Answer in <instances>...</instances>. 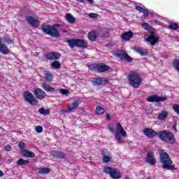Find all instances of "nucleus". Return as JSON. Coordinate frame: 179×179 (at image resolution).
I'll return each instance as SVG.
<instances>
[{"instance_id":"obj_1","label":"nucleus","mask_w":179,"mask_h":179,"mask_svg":"<svg viewBox=\"0 0 179 179\" xmlns=\"http://www.w3.org/2000/svg\"><path fill=\"white\" fill-rule=\"evenodd\" d=\"M160 163L162 164V168L166 170H176V166L173 165V161L170 158V155L164 151L160 152Z\"/></svg>"},{"instance_id":"obj_2","label":"nucleus","mask_w":179,"mask_h":179,"mask_svg":"<svg viewBox=\"0 0 179 179\" xmlns=\"http://www.w3.org/2000/svg\"><path fill=\"white\" fill-rule=\"evenodd\" d=\"M157 136H159V138L162 139L163 142H166V143H170L173 145V143H176V138L174 137V134L173 132L169 130L158 131Z\"/></svg>"},{"instance_id":"obj_3","label":"nucleus","mask_w":179,"mask_h":179,"mask_svg":"<svg viewBox=\"0 0 179 179\" xmlns=\"http://www.w3.org/2000/svg\"><path fill=\"white\" fill-rule=\"evenodd\" d=\"M128 80L130 86H132L134 89H138L142 84V78H141L139 73L135 71H133L128 75Z\"/></svg>"},{"instance_id":"obj_4","label":"nucleus","mask_w":179,"mask_h":179,"mask_svg":"<svg viewBox=\"0 0 179 179\" xmlns=\"http://www.w3.org/2000/svg\"><path fill=\"white\" fill-rule=\"evenodd\" d=\"M55 27H59V24H56L52 27L50 25H43L42 30L43 33H46V34L51 36V37H55V38H58V37H59V32Z\"/></svg>"},{"instance_id":"obj_5","label":"nucleus","mask_w":179,"mask_h":179,"mask_svg":"<svg viewBox=\"0 0 179 179\" xmlns=\"http://www.w3.org/2000/svg\"><path fill=\"white\" fill-rule=\"evenodd\" d=\"M4 43H6V44H12L13 41H12L7 35H5L3 38H0V52L4 55H8V54H9V49Z\"/></svg>"},{"instance_id":"obj_6","label":"nucleus","mask_w":179,"mask_h":179,"mask_svg":"<svg viewBox=\"0 0 179 179\" xmlns=\"http://www.w3.org/2000/svg\"><path fill=\"white\" fill-rule=\"evenodd\" d=\"M116 131L115 132V138L117 141V143H122L124 142V138L127 136V131L124 129L120 123L116 124ZM121 136H123L121 137Z\"/></svg>"},{"instance_id":"obj_7","label":"nucleus","mask_w":179,"mask_h":179,"mask_svg":"<svg viewBox=\"0 0 179 179\" xmlns=\"http://www.w3.org/2000/svg\"><path fill=\"white\" fill-rule=\"evenodd\" d=\"M104 173L106 174H108L111 178L113 179H119L121 178V173H120V171L113 169L111 167L106 166L104 168L103 170Z\"/></svg>"},{"instance_id":"obj_8","label":"nucleus","mask_w":179,"mask_h":179,"mask_svg":"<svg viewBox=\"0 0 179 179\" xmlns=\"http://www.w3.org/2000/svg\"><path fill=\"white\" fill-rule=\"evenodd\" d=\"M24 99L27 103L31 104V106H37L38 101L34 97V95L29 92H25L24 93Z\"/></svg>"},{"instance_id":"obj_9","label":"nucleus","mask_w":179,"mask_h":179,"mask_svg":"<svg viewBox=\"0 0 179 179\" xmlns=\"http://www.w3.org/2000/svg\"><path fill=\"white\" fill-rule=\"evenodd\" d=\"M114 55L117 57L122 60L127 61V62H132V57H131L127 52H124L123 50H118L115 52Z\"/></svg>"},{"instance_id":"obj_10","label":"nucleus","mask_w":179,"mask_h":179,"mask_svg":"<svg viewBox=\"0 0 179 179\" xmlns=\"http://www.w3.org/2000/svg\"><path fill=\"white\" fill-rule=\"evenodd\" d=\"M82 103L80 100H76L71 103V104L69 106V107L65 109L64 113H73L76 108L79 107V105Z\"/></svg>"},{"instance_id":"obj_11","label":"nucleus","mask_w":179,"mask_h":179,"mask_svg":"<svg viewBox=\"0 0 179 179\" xmlns=\"http://www.w3.org/2000/svg\"><path fill=\"white\" fill-rule=\"evenodd\" d=\"M101 153L103 156V163H108L109 162H111L113 159V155L110 154V152H108V150L106 149H102L101 150Z\"/></svg>"},{"instance_id":"obj_12","label":"nucleus","mask_w":179,"mask_h":179,"mask_svg":"<svg viewBox=\"0 0 179 179\" xmlns=\"http://www.w3.org/2000/svg\"><path fill=\"white\" fill-rule=\"evenodd\" d=\"M166 100H167V98L157 95H152L147 99L148 103H160V101H166Z\"/></svg>"},{"instance_id":"obj_13","label":"nucleus","mask_w":179,"mask_h":179,"mask_svg":"<svg viewBox=\"0 0 179 179\" xmlns=\"http://www.w3.org/2000/svg\"><path fill=\"white\" fill-rule=\"evenodd\" d=\"M34 94L35 97L39 100H43V99L47 97L45 92L40 88H36L34 91Z\"/></svg>"},{"instance_id":"obj_14","label":"nucleus","mask_w":179,"mask_h":179,"mask_svg":"<svg viewBox=\"0 0 179 179\" xmlns=\"http://www.w3.org/2000/svg\"><path fill=\"white\" fill-rule=\"evenodd\" d=\"M146 162L148 163V164H150V166H155L156 164V157H155V152H148Z\"/></svg>"},{"instance_id":"obj_15","label":"nucleus","mask_w":179,"mask_h":179,"mask_svg":"<svg viewBox=\"0 0 179 179\" xmlns=\"http://www.w3.org/2000/svg\"><path fill=\"white\" fill-rule=\"evenodd\" d=\"M26 20L30 26H32L33 27H37L38 26L40 25V22L38 20L34 18V17L31 16H27L26 17Z\"/></svg>"},{"instance_id":"obj_16","label":"nucleus","mask_w":179,"mask_h":179,"mask_svg":"<svg viewBox=\"0 0 179 179\" xmlns=\"http://www.w3.org/2000/svg\"><path fill=\"white\" fill-rule=\"evenodd\" d=\"M147 41L151 44V45H155L156 43L159 41V36L154 33H152L147 39Z\"/></svg>"},{"instance_id":"obj_17","label":"nucleus","mask_w":179,"mask_h":179,"mask_svg":"<svg viewBox=\"0 0 179 179\" xmlns=\"http://www.w3.org/2000/svg\"><path fill=\"white\" fill-rule=\"evenodd\" d=\"M92 83L94 86H101L102 83H103L104 85H107V83H108V80L103 78H94Z\"/></svg>"},{"instance_id":"obj_18","label":"nucleus","mask_w":179,"mask_h":179,"mask_svg":"<svg viewBox=\"0 0 179 179\" xmlns=\"http://www.w3.org/2000/svg\"><path fill=\"white\" fill-rule=\"evenodd\" d=\"M45 58L51 61L54 59H59V58H61V54L57 52L48 53L45 55Z\"/></svg>"},{"instance_id":"obj_19","label":"nucleus","mask_w":179,"mask_h":179,"mask_svg":"<svg viewBox=\"0 0 179 179\" xmlns=\"http://www.w3.org/2000/svg\"><path fill=\"white\" fill-rule=\"evenodd\" d=\"M143 132L145 134V136H148V138H153L156 136V135H157V132L149 128L144 129Z\"/></svg>"},{"instance_id":"obj_20","label":"nucleus","mask_w":179,"mask_h":179,"mask_svg":"<svg viewBox=\"0 0 179 179\" xmlns=\"http://www.w3.org/2000/svg\"><path fill=\"white\" fill-rule=\"evenodd\" d=\"M110 70V66L100 63L96 64V72H107V71Z\"/></svg>"},{"instance_id":"obj_21","label":"nucleus","mask_w":179,"mask_h":179,"mask_svg":"<svg viewBox=\"0 0 179 179\" xmlns=\"http://www.w3.org/2000/svg\"><path fill=\"white\" fill-rule=\"evenodd\" d=\"M132 37H134V33L131 31L124 32L122 34V39L124 40V41H129Z\"/></svg>"},{"instance_id":"obj_22","label":"nucleus","mask_w":179,"mask_h":179,"mask_svg":"<svg viewBox=\"0 0 179 179\" xmlns=\"http://www.w3.org/2000/svg\"><path fill=\"white\" fill-rule=\"evenodd\" d=\"M76 47H78L80 48H86L87 47V43H86V41L82 39H76Z\"/></svg>"},{"instance_id":"obj_23","label":"nucleus","mask_w":179,"mask_h":179,"mask_svg":"<svg viewBox=\"0 0 179 179\" xmlns=\"http://www.w3.org/2000/svg\"><path fill=\"white\" fill-rule=\"evenodd\" d=\"M51 156L57 157V159H64L65 157V154L61 151L55 150L51 152Z\"/></svg>"},{"instance_id":"obj_24","label":"nucleus","mask_w":179,"mask_h":179,"mask_svg":"<svg viewBox=\"0 0 179 179\" xmlns=\"http://www.w3.org/2000/svg\"><path fill=\"white\" fill-rule=\"evenodd\" d=\"M42 87L43 90H45V92H48L49 93H52L55 92V87H52L50 86L49 84H47V83H43Z\"/></svg>"},{"instance_id":"obj_25","label":"nucleus","mask_w":179,"mask_h":179,"mask_svg":"<svg viewBox=\"0 0 179 179\" xmlns=\"http://www.w3.org/2000/svg\"><path fill=\"white\" fill-rule=\"evenodd\" d=\"M22 156H24V157H31V158H33L36 156L34 152H33L31 151H29L27 150H22Z\"/></svg>"},{"instance_id":"obj_26","label":"nucleus","mask_w":179,"mask_h":179,"mask_svg":"<svg viewBox=\"0 0 179 179\" xmlns=\"http://www.w3.org/2000/svg\"><path fill=\"white\" fill-rule=\"evenodd\" d=\"M38 171V174H41L42 176H44V174H48L51 172V169L50 168H39L36 170Z\"/></svg>"},{"instance_id":"obj_27","label":"nucleus","mask_w":179,"mask_h":179,"mask_svg":"<svg viewBox=\"0 0 179 179\" xmlns=\"http://www.w3.org/2000/svg\"><path fill=\"white\" fill-rule=\"evenodd\" d=\"M87 37L90 41H96V40L97 39V34L96 33V31H92L88 34Z\"/></svg>"},{"instance_id":"obj_28","label":"nucleus","mask_w":179,"mask_h":179,"mask_svg":"<svg viewBox=\"0 0 179 179\" xmlns=\"http://www.w3.org/2000/svg\"><path fill=\"white\" fill-rule=\"evenodd\" d=\"M66 20L71 24H73L76 22L75 17H73L71 13L66 14Z\"/></svg>"},{"instance_id":"obj_29","label":"nucleus","mask_w":179,"mask_h":179,"mask_svg":"<svg viewBox=\"0 0 179 179\" xmlns=\"http://www.w3.org/2000/svg\"><path fill=\"white\" fill-rule=\"evenodd\" d=\"M135 51L140 54L142 57H146L148 55V51L145 49H142L140 48H135Z\"/></svg>"},{"instance_id":"obj_30","label":"nucleus","mask_w":179,"mask_h":179,"mask_svg":"<svg viewBox=\"0 0 179 179\" xmlns=\"http://www.w3.org/2000/svg\"><path fill=\"white\" fill-rule=\"evenodd\" d=\"M66 43H68L69 47H70V48L76 47V39H69L66 41Z\"/></svg>"},{"instance_id":"obj_31","label":"nucleus","mask_w":179,"mask_h":179,"mask_svg":"<svg viewBox=\"0 0 179 179\" xmlns=\"http://www.w3.org/2000/svg\"><path fill=\"white\" fill-rule=\"evenodd\" d=\"M105 111H106V110L104 109V108H103L100 106H97L96 107L95 113H96L99 115L104 114Z\"/></svg>"},{"instance_id":"obj_32","label":"nucleus","mask_w":179,"mask_h":179,"mask_svg":"<svg viewBox=\"0 0 179 179\" xmlns=\"http://www.w3.org/2000/svg\"><path fill=\"white\" fill-rule=\"evenodd\" d=\"M169 115V113L165 110H162L160 113H159L158 118L159 120H164V118L167 117Z\"/></svg>"},{"instance_id":"obj_33","label":"nucleus","mask_w":179,"mask_h":179,"mask_svg":"<svg viewBox=\"0 0 179 179\" xmlns=\"http://www.w3.org/2000/svg\"><path fill=\"white\" fill-rule=\"evenodd\" d=\"M29 160H25V159H23L22 158L20 159L17 162V166H23L24 164H29Z\"/></svg>"},{"instance_id":"obj_34","label":"nucleus","mask_w":179,"mask_h":179,"mask_svg":"<svg viewBox=\"0 0 179 179\" xmlns=\"http://www.w3.org/2000/svg\"><path fill=\"white\" fill-rule=\"evenodd\" d=\"M38 111L42 115H48L50 114V109L45 110L44 108H40Z\"/></svg>"},{"instance_id":"obj_35","label":"nucleus","mask_w":179,"mask_h":179,"mask_svg":"<svg viewBox=\"0 0 179 179\" xmlns=\"http://www.w3.org/2000/svg\"><path fill=\"white\" fill-rule=\"evenodd\" d=\"M52 66L55 69H59V68H61V63L59 61H54L52 64Z\"/></svg>"},{"instance_id":"obj_36","label":"nucleus","mask_w":179,"mask_h":179,"mask_svg":"<svg viewBox=\"0 0 179 179\" xmlns=\"http://www.w3.org/2000/svg\"><path fill=\"white\" fill-rule=\"evenodd\" d=\"M173 66L178 72H179V60H174L173 62Z\"/></svg>"},{"instance_id":"obj_37","label":"nucleus","mask_w":179,"mask_h":179,"mask_svg":"<svg viewBox=\"0 0 179 179\" xmlns=\"http://www.w3.org/2000/svg\"><path fill=\"white\" fill-rule=\"evenodd\" d=\"M45 76L46 80H48V82H52V74H51L50 73L47 72L45 74Z\"/></svg>"},{"instance_id":"obj_38","label":"nucleus","mask_w":179,"mask_h":179,"mask_svg":"<svg viewBox=\"0 0 179 179\" xmlns=\"http://www.w3.org/2000/svg\"><path fill=\"white\" fill-rule=\"evenodd\" d=\"M169 27L171 29H173V30H177V29H178V24L176 22H172L169 24Z\"/></svg>"},{"instance_id":"obj_39","label":"nucleus","mask_w":179,"mask_h":179,"mask_svg":"<svg viewBox=\"0 0 179 179\" xmlns=\"http://www.w3.org/2000/svg\"><path fill=\"white\" fill-rule=\"evenodd\" d=\"M88 69L90 71H97V64H90Z\"/></svg>"},{"instance_id":"obj_40","label":"nucleus","mask_w":179,"mask_h":179,"mask_svg":"<svg viewBox=\"0 0 179 179\" xmlns=\"http://www.w3.org/2000/svg\"><path fill=\"white\" fill-rule=\"evenodd\" d=\"M59 92L61 94H64V95H66L68 94V93H69V91L65 89H59Z\"/></svg>"},{"instance_id":"obj_41","label":"nucleus","mask_w":179,"mask_h":179,"mask_svg":"<svg viewBox=\"0 0 179 179\" xmlns=\"http://www.w3.org/2000/svg\"><path fill=\"white\" fill-rule=\"evenodd\" d=\"M35 131L36 132H37L38 134H41V132H43V127L41 126H37L35 128Z\"/></svg>"},{"instance_id":"obj_42","label":"nucleus","mask_w":179,"mask_h":179,"mask_svg":"<svg viewBox=\"0 0 179 179\" xmlns=\"http://www.w3.org/2000/svg\"><path fill=\"white\" fill-rule=\"evenodd\" d=\"M18 147L21 149V150H26L24 149V148H26V145H24V142H20L18 144Z\"/></svg>"},{"instance_id":"obj_43","label":"nucleus","mask_w":179,"mask_h":179,"mask_svg":"<svg viewBox=\"0 0 179 179\" xmlns=\"http://www.w3.org/2000/svg\"><path fill=\"white\" fill-rule=\"evenodd\" d=\"M135 9H136V10H138V12H141V13H143V10H145V8H143L139 6H136Z\"/></svg>"},{"instance_id":"obj_44","label":"nucleus","mask_w":179,"mask_h":179,"mask_svg":"<svg viewBox=\"0 0 179 179\" xmlns=\"http://www.w3.org/2000/svg\"><path fill=\"white\" fill-rule=\"evenodd\" d=\"M97 14L96 13H90L89 14V17H91L92 19H96V17H97Z\"/></svg>"},{"instance_id":"obj_45","label":"nucleus","mask_w":179,"mask_h":179,"mask_svg":"<svg viewBox=\"0 0 179 179\" xmlns=\"http://www.w3.org/2000/svg\"><path fill=\"white\" fill-rule=\"evenodd\" d=\"M4 150L6 152H10L12 150V147H10V145H6L4 147Z\"/></svg>"},{"instance_id":"obj_46","label":"nucleus","mask_w":179,"mask_h":179,"mask_svg":"<svg viewBox=\"0 0 179 179\" xmlns=\"http://www.w3.org/2000/svg\"><path fill=\"white\" fill-rule=\"evenodd\" d=\"M143 15L146 17L149 16V11L146 9H144L143 11Z\"/></svg>"},{"instance_id":"obj_47","label":"nucleus","mask_w":179,"mask_h":179,"mask_svg":"<svg viewBox=\"0 0 179 179\" xmlns=\"http://www.w3.org/2000/svg\"><path fill=\"white\" fill-rule=\"evenodd\" d=\"M106 118L107 120H110V118H111V116L110 115V114L108 113L106 114Z\"/></svg>"},{"instance_id":"obj_48","label":"nucleus","mask_w":179,"mask_h":179,"mask_svg":"<svg viewBox=\"0 0 179 179\" xmlns=\"http://www.w3.org/2000/svg\"><path fill=\"white\" fill-rule=\"evenodd\" d=\"M143 27H148L149 24L148 23L143 24Z\"/></svg>"},{"instance_id":"obj_49","label":"nucleus","mask_w":179,"mask_h":179,"mask_svg":"<svg viewBox=\"0 0 179 179\" xmlns=\"http://www.w3.org/2000/svg\"><path fill=\"white\" fill-rule=\"evenodd\" d=\"M3 176V172L0 170V177Z\"/></svg>"},{"instance_id":"obj_50","label":"nucleus","mask_w":179,"mask_h":179,"mask_svg":"<svg viewBox=\"0 0 179 179\" xmlns=\"http://www.w3.org/2000/svg\"><path fill=\"white\" fill-rule=\"evenodd\" d=\"M87 2H89L90 3H93V0H87Z\"/></svg>"},{"instance_id":"obj_51","label":"nucleus","mask_w":179,"mask_h":179,"mask_svg":"<svg viewBox=\"0 0 179 179\" xmlns=\"http://www.w3.org/2000/svg\"><path fill=\"white\" fill-rule=\"evenodd\" d=\"M78 1L79 2H80L81 3H83V2H85V0H76Z\"/></svg>"},{"instance_id":"obj_52","label":"nucleus","mask_w":179,"mask_h":179,"mask_svg":"<svg viewBox=\"0 0 179 179\" xmlns=\"http://www.w3.org/2000/svg\"><path fill=\"white\" fill-rule=\"evenodd\" d=\"M2 159V156L0 155V160Z\"/></svg>"},{"instance_id":"obj_53","label":"nucleus","mask_w":179,"mask_h":179,"mask_svg":"<svg viewBox=\"0 0 179 179\" xmlns=\"http://www.w3.org/2000/svg\"><path fill=\"white\" fill-rule=\"evenodd\" d=\"M111 132H113V129H110Z\"/></svg>"}]
</instances>
